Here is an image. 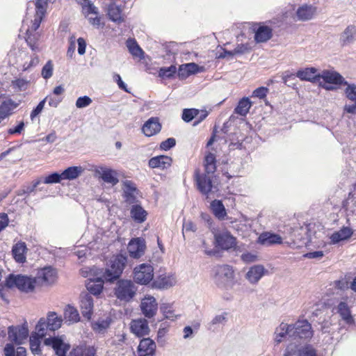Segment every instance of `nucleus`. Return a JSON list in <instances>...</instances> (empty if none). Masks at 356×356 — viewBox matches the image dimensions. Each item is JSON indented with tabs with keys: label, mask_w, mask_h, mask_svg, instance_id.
Returning a JSON list of instances; mask_svg holds the SVG:
<instances>
[{
	"label": "nucleus",
	"mask_w": 356,
	"mask_h": 356,
	"mask_svg": "<svg viewBox=\"0 0 356 356\" xmlns=\"http://www.w3.org/2000/svg\"><path fill=\"white\" fill-rule=\"evenodd\" d=\"M127 257L122 254H118L113 257L110 261L109 266L104 270L97 269L105 281L113 282L119 278L127 264Z\"/></svg>",
	"instance_id": "nucleus-1"
},
{
	"label": "nucleus",
	"mask_w": 356,
	"mask_h": 356,
	"mask_svg": "<svg viewBox=\"0 0 356 356\" xmlns=\"http://www.w3.org/2000/svg\"><path fill=\"white\" fill-rule=\"evenodd\" d=\"M156 343L149 338L140 340L137 348L138 356H153L155 353Z\"/></svg>",
	"instance_id": "nucleus-18"
},
{
	"label": "nucleus",
	"mask_w": 356,
	"mask_h": 356,
	"mask_svg": "<svg viewBox=\"0 0 356 356\" xmlns=\"http://www.w3.org/2000/svg\"><path fill=\"white\" fill-rule=\"evenodd\" d=\"M65 318L71 323L78 322L80 319L79 314L76 308L67 306L64 312Z\"/></svg>",
	"instance_id": "nucleus-44"
},
{
	"label": "nucleus",
	"mask_w": 356,
	"mask_h": 356,
	"mask_svg": "<svg viewBox=\"0 0 356 356\" xmlns=\"http://www.w3.org/2000/svg\"><path fill=\"white\" fill-rule=\"evenodd\" d=\"M218 274L225 278L227 281H232L234 277V272L232 266L222 265L218 267Z\"/></svg>",
	"instance_id": "nucleus-45"
},
{
	"label": "nucleus",
	"mask_w": 356,
	"mask_h": 356,
	"mask_svg": "<svg viewBox=\"0 0 356 356\" xmlns=\"http://www.w3.org/2000/svg\"><path fill=\"white\" fill-rule=\"evenodd\" d=\"M108 15L111 20L118 24L124 21L121 8L115 3H112L108 6Z\"/></svg>",
	"instance_id": "nucleus-38"
},
{
	"label": "nucleus",
	"mask_w": 356,
	"mask_h": 356,
	"mask_svg": "<svg viewBox=\"0 0 356 356\" xmlns=\"http://www.w3.org/2000/svg\"><path fill=\"white\" fill-rule=\"evenodd\" d=\"M217 246L223 250H229L236 245V238L227 232L215 234Z\"/></svg>",
	"instance_id": "nucleus-15"
},
{
	"label": "nucleus",
	"mask_w": 356,
	"mask_h": 356,
	"mask_svg": "<svg viewBox=\"0 0 356 356\" xmlns=\"http://www.w3.org/2000/svg\"><path fill=\"white\" fill-rule=\"evenodd\" d=\"M19 104L20 101L15 102L11 99L3 100L0 104V115L4 119L9 117Z\"/></svg>",
	"instance_id": "nucleus-28"
},
{
	"label": "nucleus",
	"mask_w": 356,
	"mask_h": 356,
	"mask_svg": "<svg viewBox=\"0 0 356 356\" xmlns=\"http://www.w3.org/2000/svg\"><path fill=\"white\" fill-rule=\"evenodd\" d=\"M47 97L40 102L38 106L31 111L30 118L33 120L43 110Z\"/></svg>",
	"instance_id": "nucleus-61"
},
{
	"label": "nucleus",
	"mask_w": 356,
	"mask_h": 356,
	"mask_svg": "<svg viewBox=\"0 0 356 356\" xmlns=\"http://www.w3.org/2000/svg\"><path fill=\"white\" fill-rule=\"evenodd\" d=\"M268 92V88L265 87H259L254 90L252 92V96L255 97H258L259 99H263L266 96Z\"/></svg>",
	"instance_id": "nucleus-64"
},
{
	"label": "nucleus",
	"mask_w": 356,
	"mask_h": 356,
	"mask_svg": "<svg viewBox=\"0 0 356 356\" xmlns=\"http://www.w3.org/2000/svg\"><path fill=\"white\" fill-rule=\"evenodd\" d=\"M175 144H176L175 139L173 138H169L166 139L165 140L163 141L160 144V147L161 149L166 151V150L170 149L172 147H174L175 145Z\"/></svg>",
	"instance_id": "nucleus-62"
},
{
	"label": "nucleus",
	"mask_w": 356,
	"mask_h": 356,
	"mask_svg": "<svg viewBox=\"0 0 356 356\" xmlns=\"http://www.w3.org/2000/svg\"><path fill=\"white\" fill-rule=\"evenodd\" d=\"M134 281L141 285H147L154 278V268L149 264H141L134 268Z\"/></svg>",
	"instance_id": "nucleus-5"
},
{
	"label": "nucleus",
	"mask_w": 356,
	"mask_h": 356,
	"mask_svg": "<svg viewBox=\"0 0 356 356\" xmlns=\"http://www.w3.org/2000/svg\"><path fill=\"white\" fill-rule=\"evenodd\" d=\"M267 273V270L262 265H254L249 268L245 278L251 284H257Z\"/></svg>",
	"instance_id": "nucleus-20"
},
{
	"label": "nucleus",
	"mask_w": 356,
	"mask_h": 356,
	"mask_svg": "<svg viewBox=\"0 0 356 356\" xmlns=\"http://www.w3.org/2000/svg\"><path fill=\"white\" fill-rule=\"evenodd\" d=\"M29 81L24 79H17L12 81L11 86L15 91H24L28 87Z\"/></svg>",
	"instance_id": "nucleus-52"
},
{
	"label": "nucleus",
	"mask_w": 356,
	"mask_h": 356,
	"mask_svg": "<svg viewBox=\"0 0 356 356\" xmlns=\"http://www.w3.org/2000/svg\"><path fill=\"white\" fill-rule=\"evenodd\" d=\"M291 337L300 339H310L313 336V330L311 324L307 320H298L292 324Z\"/></svg>",
	"instance_id": "nucleus-9"
},
{
	"label": "nucleus",
	"mask_w": 356,
	"mask_h": 356,
	"mask_svg": "<svg viewBox=\"0 0 356 356\" xmlns=\"http://www.w3.org/2000/svg\"><path fill=\"white\" fill-rule=\"evenodd\" d=\"M353 234V230L348 227H343L339 231L334 232L330 236V243L337 244L341 241L349 239Z\"/></svg>",
	"instance_id": "nucleus-26"
},
{
	"label": "nucleus",
	"mask_w": 356,
	"mask_h": 356,
	"mask_svg": "<svg viewBox=\"0 0 356 356\" xmlns=\"http://www.w3.org/2000/svg\"><path fill=\"white\" fill-rule=\"evenodd\" d=\"M160 309L165 317L170 320H174L176 318V315L174 311L172 309V307L169 304H163L160 307Z\"/></svg>",
	"instance_id": "nucleus-57"
},
{
	"label": "nucleus",
	"mask_w": 356,
	"mask_h": 356,
	"mask_svg": "<svg viewBox=\"0 0 356 356\" xmlns=\"http://www.w3.org/2000/svg\"><path fill=\"white\" fill-rule=\"evenodd\" d=\"M42 183V178L33 181L32 184L24 186L19 192L18 195L30 194L35 191V188Z\"/></svg>",
	"instance_id": "nucleus-50"
},
{
	"label": "nucleus",
	"mask_w": 356,
	"mask_h": 356,
	"mask_svg": "<svg viewBox=\"0 0 356 356\" xmlns=\"http://www.w3.org/2000/svg\"><path fill=\"white\" fill-rule=\"evenodd\" d=\"M53 74V64L51 60H49L42 67V76L44 79H48Z\"/></svg>",
	"instance_id": "nucleus-59"
},
{
	"label": "nucleus",
	"mask_w": 356,
	"mask_h": 356,
	"mask_svg": "<svg viewBox=\"0 0 356 356\" xmlns=\"http://www.w3.org/2000/svg\"><path fill=\"white\" fill-rule=\"evenodd\" d=\"M347 86L345 90L346 97L350 101L356 104V85L355 84H345Z\"/></svg>",
	"instance_id": "nucleus-56"
},
{
	"label": "nucleus",
	"mask_w": 356,
	"mask_h": 356,
	"mask_svg": "<svg viewBox=\"0 0 356 356\" xmlns=\"http://www.w3.org/2000/svg\"><path fill=\"white\" fill-rule=\"evenodd\" d=\"M211 207L216 217L220 220L224 219L226 216V211L221 201L213 200L211 204Z\"/></svg>",
	"instance_id": "nucleus-42"
},
{
	"label": "nucleus",
	"mask_w": 356,
	"mask_h": 356,
	"mask_svg": "<svg viewBox=\"0 0 356 356\" xmlns=\"http://www.w3.org/2000/svg\"><path fill=\"white\" fill-rule=\"evenodd\" d=\"M123 186L125 202L129 204L136 203L137 193L136 185L131 181L127 180L123 183Z\"/></svg>",
	"instance_id": "nucleus-24"
},
{
	"label": "nucleus",
	"mask_w": 356,
	"mask_h": 356,
	"mask_svg": "<svg viewBox=\"0 0 356 356\" xmlns=\"http://www.w3.org/2000/svg\"><path fill=\"white\" fill-rule=\"evenodd\" d=\"M161 129V125L157 118H149L143 126L142 131L143 134L148 137L158 134Z\"/></svg>",
	"instance_id": "nucleus-23"
},
{
	"label": "nucleus",
	"mask_w": 356,
	"mask_h": 356,
	"mask_svg": "<svg viewBox=\"0 0 356 356\" xmlns=\"http://www.w3.org/2000/svg\"><path fill=\"white\" fill-rule=\"evenodd\" d=\"M61 180H63L61 173L54 172L45 177L44 179L42 178V183L43 182L47 184H56L60 183Z\"/></svg>",
	"instance_id": "nucleus-55"
},
{
	"label": "nucleus",
	"mask_w": 356,
	"mask_h": 356,
	"mask_svg": "<svg viewBox=\"0 0 356 356\" xmlns=\"http://www.w3.org/2000/svg\"><path fill=\"white\" fill-rule=\"evenodd\" d=\"M82 8L86 17H88L90 15L98 14L97 8L90 0H83Z\"/></svg>",
	"instance_id": "nucleus-48"
},
{
	"label": "nucleus",
	"mask_w": 356,
	"mask_h": 356,
	"mask_svg": "<svg viewBox=\"0 0 356 356\" xmlns=\"http://www.w3.org/2000/svg\"><path fill=\"white\" fill-rule=\"evenodd\" d=\"M203 67H199L195 63L181 65L178 70V76L180 79H186L189 76L202 72Z\"/></svg>",
	"instance_id": "nucleus-22"
},
{
	"label": "nucleus",
	"mask_w": 356,
	"mask_h": 356,
	"mask_svg": "<svg viewBox=\"0 0 356 356\" xmlns=\"http://www.w3.org/2000/svg\"><path fill=\"white\" fill-rule=\"evenodd\" d=\"M8 337L10 341L17 344H22L29 336V329L26 325L22 326L8 327Z\"/></svg>",
	"instance_id": "nucleus-12"
},
{
	"label": "nucleus",
	"mask_w": 356,
	"mask_h": 356,
	"mask_svg": "<svg viewBox=\"0 0 356 356\" xmlns=\"http://www.w3.org/2000/svg\"><path fill=\"white\" fill-rule=\"evenodd\" d=\"M200 110L196 108H185L183 111L182 119L186 122H191L193 119L198 116Z\"/></svg>",
	"instance_id": "nucleus-49"
},
{
	"label": "nucleus",
	"mask_w": 356,
	"mask_h": 356,
	"mask_svg": "<svg viewBox=\"0 0 356 356\" xmlns=\"http://www.w3.org/2000/svg\"><path fill=\"white\" fill-rule=\"evenodd\" d=\"M272 37V29L266 26H260L256 31L254 40L257 42H265Z\"/></svg>",
	"instance_id": "nucleus-34"
},
{
	"label": "nucleus",
	"mask_w": 356,
	"mask_h": 356,
	"mask_svg": "<svg viewBox=\"0 0 356 356\" xmlns=\"http://www.w3.org/2000/svg\"><path fill=\"white\" fill-rule=\"evenodd\" d=\"M204 168L207 174L212 175L216 169V156L212 153H209L204 159Z\"/></svg>",
	"instance_id": "nucleus-43"
},
{
	"label": "nucleus",
	"mask_w": 356,
	"mask_h": 356,
	"mask_svg": "<svg viewBox=\"0 0 356 356\" xmlns=\"http://www.w3.org/2000/svg\"><path fill=\"white\" fill-rule=\"evenodd\" d=\"M258 243L265 246H270L275 244H281L282 238L277 234L264 232L258 238Z\"/></svg>",
	"instance_id": "nucleus-25"
},
{
	"label": "nucleus",
	"mask_w": 356,
	"mask_h": 356,
	"mask_svg": "<svg viewBox=\"0 0 356 356\" xmlns=\"http://www.w3.org/2000/svg\"><path fill=\"white\" fill-rule=\"evenodd\" d=\"M128 252L129 255L134 258L138 259L142 257L145 250V240L141 238H136L131 240L128 244Z\"/></svg>",
	"instance_id": "nucleus-13"
},
{
	"label": "nucleus",
	"mask_w": 356,
	"mask_h": 356,
	"mask_svg": "<svg viewBox=\"0 0 356 356\" xmlns=\"http://www.w3.org/2000/svg\"><path fill=\"white\" fill-rule=\"evenodd\" d=\"M227 313L223 312L215 316L209 323V329L213 330L217 325L225 324L227 321Z\"/></svg>",
	"instance_id": "nucleus-47"
},
{
	"label": "nucleus",
	"mask_w": 356,
	"mask_h": 356,
	"mask_svg": "<svg viewBox=\"0 0 356 356\" xmlns=\"http://www.w3.org/2000/svg\"><path fill=\"white\" fill-rule=\"evenodd\" d=\"M110 322L108 321H99L95 322L92 325L93 330L99 334H104L108 328Z\"/></svg>",
	"instance_id": "nucleus-51"
},
{
	"label": "nucleus",
	"mask_w": 356,
	"mask_h": 356,
	"mask_svg": "<svg viewBox=\"0 0 356 356\" xmlns=\"http://www.w3.org/2000/svg\"><path fill=\"white\" fill-rule=\"evenodd\" d=\"M316 11V7L311 5H302L296 11V15L299 20L307 21L311 19Z\"/></svg>",
	"instance_id": "nucleus-30"
},
{
	"label": "nucleus",
	"mask_w": 356,
	"mask_h": 356,
	"mask_svg": "<svg viewBox=\"0 0 356 356\" xmlns=\"http://www.w3.org/2000/svg\"><path fill=\"white\" fill-rule=\"evenodd\" d=\"M35 278L24 275H10L6 280V285L9 288L16 287L25 293L32 292L35 289Z\"/></svg>",
	"instance_id": "nucleus-2"
},
{
	"label": "nucleus",
	"mask_w": 356,
	"mask_h": 356,
	"mask_svg": "<svg viewBox=\"0 0 356 356\" xmlns=\"http://www.w3.org/2000/svg\"><path fill=\"white\" fill-rule=\"evenodd\" d=\"M131 217L138 222L142 223L145 221L147 212L139 204H134L130 209Z\"/></svg>",
	"instance_id": "nucleus-31"
},
{
	"label": "nucleus",
	"mask_w": 356,
	"mask_h": 356,
	"mask_svg": "<svg viewBox=\"0 0 356 356\" xmlns=\"http://www.w3.org/2000/svg\"><path fill=\"white\" fill-rule=\"evenodd\" d=\"M195 180L200 191L204 195H208L212 188L211 175H200L195 172Z\"/></svg>",
	"instance_id": "nucleus-21"
},
{
	"label": "nucleus",
	"mask_w": 356,
	"mask_h": 356,
	"mask_svg": "<svg viewBox=\"0 0 356 356\" xmlns=\"http://www.w3.org/2000/svg\"><path fill=\"white\" fill-rule=\"evenodd\" d=\"M292 333V324L282 323L275 330V340L280 343L284 337L288 334L291 336Z\"/></svg>",
	"instance_id": "nucleus-32"
},
{
	"label": "nucleus",
	"mask_w": 356,
	"mask_h": 356,
	"mask_svg": "<svg viewBox=\"0 0 356 356\" xmlns=\"http://www.w3.org/2000/svg\"><path fill=\"white\" fill-rule=\"evenodd\" d=\"M91 273H94L96 276L93 278H89L86 284L87 290L93 295H99L103 289L104 279L103 276L97 271L96 268L90 270Z\"/></svg>",
	"instance_id": "nucleus-10"
},
{
	"label": "nucleus",
	"mask_w": 356,
	"mask_h": 356,
	"mask_svg": "<svg viewBox=\"0 0 356 356\" xmlns=\"http://www.w3.org/2000/svg\"><path fill=\"white\" fill-rule=\"evenodd\" d=\"M322 79L324 83L319 82V85L327 90H332L336 89V87L332 85H344L347 84V81L338 72L334 71L324 70L320 74V79Z\"/></svg>",
	"instance_id": "nucleus-4"
},
{
	"label": "nucleus",
	"mask_w": 356,
	"mask_h": 356,
	"mask_svg": "<svg viewBox=\"0 0 356 356\" xmlns=\"http://www.w3.org/2000/svg\"><path fill=\"white\" fill-rule=\"evenodd\" d=\"M126 44L129 51L134 57L138 58L140 59H143L144 58V51L134 39H128Z\"/></svg>",
	"instance_id": "nucleus-39"
},
{
	"label": "nucleus",
	"mask_w": 356,
	"mask_h": 356,
	"mask_svg": "<svg viewBox=\"0 0 356 356\" xmlns=\"http://www.w3.org/2000/svg\"><path fill=\"white\" fill-rule=\"evenodd\" d=\"M337 312L346 323L351 324L354 322L350 307L346 302H339L337 307Z\"/></svg>",
	"instance_id": "nucleus-33"
},
{
	"label": "nucleus",
	"mask_w": 356,
	"mask_h": 356,
	"mask_svg": "<svg viewBox=\"0 0 356 356\" xmlns=\"http://www.w3.org/2000/svg\"><path fill=\"white\" fill-rule=\"evenodd\" d=\"M177 278L173 274H163L159 275L152 283V286L156 289H167L175 286Z\"/></svg>",
	"instance_id": "nucleus-16"
},
{
	"label": "nucleus",
	"mask_w": 356,
	"mask_h": 356,
	"mask_svg": "<svg viewBox=\"0 0 356 356\" xmlns=\"http://www.w3.org/2000/svg\"><path fill=\"white\" fill-rule=\"evenodd\" d=\"M47 330H49V325L46 322V319L44 318H41L35 326V335L38 337L42 338L47 334Z\"/></svg>",
	"instance_id": "nucleus-46"
},
{
	"label": "nucleus",
	"mask_w": 356,
	"mask_h": 356,
	"mask_svg": "<svg viewBox=\"0 0 356 356\" xmlns=\"http://www.w3.org/2000/svg\"><path fill=\"white\" fill-rule=\"evenodd\" d=\"M177 72V68L175 65H171L168 67H161L159 71V75L162 78H170Z\"/></svg>",
	"instance_id": "nucleus-53"
},
{
	"label": "nucleus",
	"mask_w": 356,
	"mask_h": 356,
	"mask_svg": "<svg viewBox=\"0 0 356 356\" xmlns=\"http://www.w3.org/2000/svg\"><path fill=\"white\" fill-rule=\"evenodd\" d=\"M40 337L32 335L30 337V348L33 354H40Z\"/></svg>",
	"instance_id": "nucleus-54"
},
{
	"label": "nucleus",
	"mask_w": 356,
	"mask_h": 356,
	"mask_svg": "<svg viewBox=\"0 0 356 356\" xmlns=\"http://www.w3.org/2000/svg\"><path fill=\"white\" fill-rule=\"evenodd\" d=\"M92 103V99L88 96L79 97L76 101V106L78 108H83L88 106Z\"/></svg>",
	"instance_id": "nucleus-60"
},
{
	"label": "nucleus",
	"mask_w": 356,
	"mask_h": 356,
	"mask_svg": "<svg viewBox=\"0 0 356 356\" xmlns=\"http://www.w3.org/2000/svg\"><path fill=\"white\" fill-rule=\"evenodd\" d=\"M85 169L82 166H72L65 169L62 173V178L65 180H73L79 177Z\"/></svg>",
	"instance_id": "nucleus-35"
},
{
	"label": "nucleus",
	"mask_w": 356,
	"mask_h": 356,
	"mask_svg": "<svg viewBox=\"0 0 356 356\" xmlns=\"http://www.w3.org/2000/svg\"><path fill=\"white\" fill-rule=\"evenodd\" d=\"M36 283L42 286H49L54 284L58 278V273L55 268L51 266H46L40 269L35 277Z\"/></svg>",
	"instance_id": "nucleus-8"
},
{
	"label": "nucleus",
	"mask_w": 356,
	"mask_h": 356,
	"mask_svg": "<svg viewBox=\"0 0 356 356\" xmlns=\"http://www.w3.org/2000/svg\"><path fill=\"white\" fill-rule=\"evenodd\" d=\"M140 309L143 314L148 318H153L157 312L158 304L154 297L152 296H146L140 302Z\"/></svg>",
	"instance_id": "nucleus-11"
},
{
	"label": "nucleus",
	"mask_w": 356,
	"mask_h": 356,
	"mask_svg": "<svg viewBox=\"0 0 356 356\" xmlns=\"http://www.w3.org/2000/svg\"><path fill=\"white\" fill-rule=\"evenodd\" d=\"M137 286L131 280H120L115 288V295L120 300L130 301L136 295Z\"/></svg>",
	"instance_id": "nucleus-3"
},
{
	"label": "nucleus",
	"mask_w": 356,
	"mask_h": 356,
	"mask_svg": "<svg viewBox=\"0 0 356 356\" xmlns=\"http://www.w3.org/2000/svg\"><path fill=\"white\" fill-rule=\"evenodd\" d=\"M94 175L104 182L113 186L119 182L118 172L106 166L99 165L94 168Z\"/></svg>",
	"instance_id": "nucleus-6"
},
{
	"label": "nucleus",
	"mask_w": 356,
	"mask_h": 356,
	"mask_svg": "<svg viewBox=\"0 0 356 356\" xmlns=\"http://www.w3.org/2000/svg\"><path fill=\"white\" fill-rule=\"evenodd\" d=\"M26 247L24 243H17L13 247V255L17 262L24 263L26 261Z\"/></svg>",
	"instance_id": "nucleus-37"
},
{
	"label": "nucleus",
	"mask_w": 356,
	"mask_h": 356,
	"mask_svg": "<svg viewBox=\"0 0 356 356\" xmlns=\"http://www.w3.org/2000/svg\"><path fill=\"white\" fill-rule=\"evenodd\" d=\"M130 329L131 332L138 337L148 335L150 332L148 322L145 318L132 320L130 323Z\"/></svg>",
	"instance_id": "nucleus-14"
},
{
	"label": "nucleus",
	"mask_w": 356,
	"mask_h": 356,
	"mask_svg": "<svg viewBox=\"0 0 356 356\" xmlns=\"http://www.w3.org/2000/svg\"><path fill=\"white\" fill-rule=\"evenodd\" d=\"M296 76L302 81H307L312 83L318 82L320 81V73L315 67H306L299 70L296 72Z\"/></svg>",
	"instance_id": "nucleus-17"
},
{
	"label": "nucleus",
	"mask_w": 356,
	"mask_h": 356,
	"mask_svg": "<svg viewBox=\"0 0 356 356\" xmlns=\"http://www.w3.org/2000/svg\"><path fill=\"white\" fill-rule=\"evenodd\" d=\"M172 164V159L168 156H158L153 157L149 161V166L152 168L166 169Z\"/></svg>",
	"instance_id": "nucleus-29"
},
{
	"label": "nucleus",
	"mask_w": 356,
	"mask_h": 356,
	"mask_svg": "<svg viewBox=\"0 0 356 356\" xmlns=\"http://www.w3.org/2000/svg\"><path fill=\"white\" fill-rule=\"evenodd\" d=\"M44 343L51 347L57 356H65L70 348V345L65 341V337L63 335L46 338Z\"/></svg>",
	"instance_id": "nucleus-7"
},
{
	"label": "nucleus",
	"mask_w": 356,
	"mask_h": 356,
	"mask_svg": "<svg viewBox=\"0 0 356 356\" xmlns=\"http://www.w3.org/2000/svg\"><path fill=\"white\" fill-rule=\"evenodd\" d=\"M197 229L196 225L191 220H184L183 222V233L195 232Z\"/></svg>",
	"instance_id": "nucleus-63"
},
{
	"label": "nucleus",
	"mask_w": 356,
	"mask_h": 356,
	"mask_svg": "<svg viewBox=\"0 0 356 356\" xmlns=\"http://www.w3.org/2000/svg\"><path fill=\"white\" fill-rule=\"evenodd\" d=\"M80 307L83 316L88 319H90L93 310V299L91 295L87 293H83L81 294Z\"/></svg>",
	"instance_id": "nucleus-19"
},
{
	"label": "nucleus",
	"mask_w": 356,
	"mask_h": 356,
	"mask_svg": "<svg viewBox=\"0 0 356 356\" xmlns=\"http://www.w3.org/2000/svg\"><path fill=\"white\" fill-rule=\"evenodd\" d=\"M46 322L49 325V330L51 331H55L61 327L63 319L61 316L54 312H49L47 314Z\"/></svg>",
	"instance_id": "nucleus-36"
},
{
	"label": "nucleus",
	"mask_w": 356,
	"mask_h": 356,
	"mask_svg": "<svg viewBox=\"0 0 356 356\" xmlns=\"http://www.w3.org/2000/svg\"><path fill=\"white\" fill-rule=\"evenodd\" d=\"M339 40L342 46L353 43L356 40V26H348L340 35Z\"/></svg>",
	"instance_id": "nucleus-27"
},
{
	"label": "nucleus",
	"mask_w": 356,
	"mask_h": 356,
	"mask_svg": "<svg viewBox=\"0 0 356 356\" xmlns=\"http://www.w3.org/2000/svg\"><path fill=\"white\" fill-rule=\"evenodd\" d=\"M251 106L252 102L250 101L249 98L243 97L239 101L234 111L236 113L242 116H245L246 114L249 112Z\"/></svg>",
	"instance_id": "nucleus-40"
},
{
	"label": "nucleus",
	"mask_w": 356,
	"mask_h": 356,
	"mask_svg": "<svg viewBox=\"0 0 356 356\" xmlns=\"http://www.w3.org/2000/svg\"><path fill=\"white\" fill-rule=\"evenodd\" d=\"M288 347H293L292 353H295L294 356H317L316 350L310 345H307L296 350V346L290 345Z\"/></svg>",
	"instance_id": "nucleus-41"
},
{
	"label": "nucleus",
	"mask_w": 356,
	"mask_h": 356,
	"mask_svg": "<svg viewBox=\"0 0 356 356\" xmlns=\"http://www.w3.org/2000/svg\"><path fill=\"white\" fill-rule=\"evenodd\" d=\"M49 0H35V13L39 15H45Z\"/></svg>",
	"instance_id": "nucleus-58"
}]
</instances>
